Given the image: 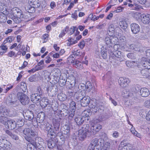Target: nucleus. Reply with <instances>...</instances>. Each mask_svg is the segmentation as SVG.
Instances as JSON below:
<instances>
[{
    "instance_id": "nucleus-39",
    "label": "nucleus",
    "mask_w": 150,
    "mask_h": 150,
    "mask_svg": "<svg viewBox=\"0 0 150 150\" xmlns=\"http://www.w3.org/2000/svg\"><path fill=\"white\" fill-rule=\"evenodd\" d=\"M47 145L49 148L52 149L55 146V144L54 143L52 139H50L47 141Z\"/></svg>"
},
{
    "instance_id": "nucleus-20",
    "label": "nucleus",
    "mask_w": 150,
    "mask_h": 150,
    "mask_svg": "<svg viewBox=\"0 0 150 150\" xmlns=\"http://www.w3.org/2000/svg\"><path fill=\"white\" fill-rule=\"evenodd\" d=\"M40 103L42 108H45L49 103L50 101L46 97H44L40 100Z\"/></svg>"
},
{
    "instance_id": "nucleus-14",
    "label": "nucleus",
    "mask_w": 150,
    "mask_h": 150,
    "mask_svg": "<svg viewBox=\"0 0 150 150\" xmlns=\"http://www.w3.org/2000/svg\"><path fill=\"white\" fill-rule=\"evenodd\" d=\"M80 129L83 131L84 132H86L88 134V136H90L92 134L91 127L90 128L88 124L84 125Z\"/></svg>"
},
{
    "instance_id": "nucleus-58",
    "label": "nucleus",
    "mask_w": 150,
    "mask_h": 150,
    "mask_svg": "<svg viewBox=\"0 0 150 150\" xmlns=\"http://www.w3.org/2000/svg\"><path fill=\"white\" fill-rule=\"evenodd\" d=\"M52 59L49 56H47L45 59V62L47 64H48L52 61Z\"/></svg>"
},
{
    "instance_id": "nucleus-54",
    "label": "nucleus",
    "mask_w": 150,
    "mask_h": 150,
    "mask_svg": "<svg viewBox=\"0 0 150 150\" xmlns=\"http://www.w3.org/2000/svg\"><path fill=\"white\" fill-rule=\"evenodd\" d=\"M135 62H130L129 61H127L126 62V66L128 67H132L134 65V64Z\"/></svg>"
},
{
    "instance_id": "nucleus-1",
    "label": "nucleus",
    "mask_w": 150,
    "mask_h": 150,
    "mask_svg": "<svg viewBox=\"0 0 150 150\" xmlns=\"http://www.w3.org/2000/svg\"><path fill=\"white\" fill-rule=\"evenodd\" d=\"M3 13L5 15H8L16 23L19 22L18 18H21L22 15L21 10L16 7L13 8L12 9L5 8L3 11Z\"/></svg>"
},
{
    "instance_id": "nucleus-59",
    "label": "nucleus",
    "mask_w": 150,
    "mask_h": 150,
    "mask_svg": "<svg viewBox=\"0 0 150 150\" xmlns=\"http://www.w3.org/2000/svg\"><path fill=\"white\" fill-rule=\"evenodd\" d=\"M13 87V85L11 84H9L6 86V88L5 90V93H7Z\"/></svg>"
},
{
    "instance_id": "nucleus-9",
    "label": "nucleus",
    "mask_w": 150,
    "mask_h": 150,
    "mask_svg": "<svg viewBox=\"0 0 150 150\" xmlns=\"http://www.w3.org/2000/svg\"><path fill=\"white\" fill-rule=\"evenodd\" d=\"M129 79L125 77H120L118 80V83L122 87H126L130 82Z\"/></svg>"
},
{
    "instance_id": "nucleus-40",
    "label": "nucleus",
    "mask_w": 150,
    "mask_h": 150,
    "mask_svg": "<svg viewBox=\"0 0 150 150\" xmlns=\"http://www.w3.org/2000/svg\"><path fill=\"white\" fill-rule=\"evenodd\" d=\"M83 92L82 91H78L76 92L74 94V97L77 100H80L81 98V97L83 96Z\"/></svg>"
},
{
    "instance_id": "nucleus-22",
    "label": "nucleus",
    "mask_w": 150,
    "mask_h": 150,
    "mask_svg": "<svg viewBox=\"0 0 150 150\" xmlns=\"http://www.w3.org/2000/svg\"><path fill=\"white\" fill-rule=\"evenodd\" d=\"M150 69L145 68L141 71V74L143 76V78H146L150 75L149 70Z\"/></svg>"
},
{
    "instance_id": "nucleus-24",
    "label": "nucleus",
    "mask_w": 150,
    "mask_h": 150,
    "mask_svg": "<svg viewBox=\"0 0 150 150\" xmlns=\"http://www.w3.org/2000/svg\"><path fill=\"white\" fill-rule=\"evenodd\" d=\"M73 65L74 67L79 70H81L83 68L82 63L78 60L75 61Z\"/></svg>"
},
{
    "instance_id": "nucleus-47",
    "label": "nucleus",
    "mask_w": 150,
    "mask_h": 150,
    "mask_svg": "<svg viewBox=\"0 0 150 150\" xmlns=\"http://www.w3.org/2000/svg\"><path fill=\"white\" fill-rule=\"evenodd\" d=\"M101 56L104 59H106L107 57V51L106 49L103 48L102 49L101 51Z\"/></svg>"
},
{
    "instance_id": "nucleus-50",
    "label": "nucleus",
    "mask_w": 150,
    "mask_h": 150,
    "mask_svg": "<svg viewBox=\"0 0 150 150\" xmlns=\"http://www.w3.org/2000/svg\"><path fill=\"white\" fill-rule=\"evenodd\" d=\"M7 56L11 57H16V53L14 51H11L7 54Z\"/></svg>"
},
{
    "instance_id": "nucleus-5",
    "label": "nucleus",
    "mask_w": 150,
    "mask_h": 150,
    "mask_svg": "<svg viewBox=\"0 0 150 150\" xmlns=\"http://www.w3.org/2000/svg\"><path fill=\"white\" fill-rule=\"evenodd\" d=\"M30 143L34 144L37 147L40 146L42 147L46 146V144L44 142L43 139L39 137H36L35 141L32 140V142H30Z\"/></svg>"
},
{
    "instance_id": "nucleus-64",
    "label": "nucleus",
    "mask_w": 150,
    "mask_h": 150,
    "mask_svg": "<svg viewBox=\"0 0 150 150\" xmlns=\"http://www.w3.org/2000/svg\"><path fill=\"white\" fill-rule=\"evenodd\" d=\"M144 105L147 108H150V100H146L144 103Z\"/></svg>"
},
{
    "instance_id": "nucleus-49",
    "label": "nucleus",
    "mask_w": 150,
    "mask_h": 150,
    "mask_svg": "<svg viewBox=\"0 0 150 150\" xmlns=\"http://www.w3.org/2000/svg\"><path fill=\"white\" fill-rule=\"evenodd\" d=\"M20 87L23 91H25L27 88L26 84L23 82H22L21 83Z\"/></svg>"
},
{
    "instance_id": "nucleus-2",
    "label": "nucleus",
    "mask_w": 150,
    "mask_h": 150,
    "mask_svg": "<svg viewBox=\"0 0 150 150\" xmlns=\"http://www.w3.org/2000/svg\"><path fill=\"white\" fill-rule=\"evenodd\" d=\"M23 132L25 135L24 136L25 139L29 142H32V137L37 135V132L31 128H25L23 130Z\"/></svg>"
},
{
    "instance_id": "nucleus-44",
    "label": "nucleus",
    "mask_w": 150,
    "mask_h": 150,
    "mask_svg": "<svg viewBox=\"0 0 150 150\" xmlns=\"http://www.w3.org/2000/svg\"><path fill=\"white\" fill-rule=\"evenodd\" d=\"M76 73V71L73 69H70L69 71L67 72V74H68V77L72 78V77H74Z\"/></svg>"
},
{
    "instance_id": "nucleus-42",
    "label": "nucleus",
    "mask_w": 150,
    "mask_h": 150,
    "mask_svg": "<svg viewBox=\"0 0 150 150\" xmlns=\"http://www.w3.org/2000/svg\"><path fill=\"white\" fill-rule=\"evenodd\" d=\"M74 55L73 54L70 55L67 58V61L69 63H71L72 64L75 63V58L74 57Z\"/></svg>"
},
{
    "instance_id": "nucleus-52",
    "label": "nucleus",
    "mask_w": 150,
    "mask_h": 150,
    "mask_svg": "<svg viewBox=\"0 0 150 150\" xmlns=\"http://www.w3.org/2000/svg\"><path fill=\"white\" fill-rule=\"evenodd\" d=\"M52 107L53 110L55 111L58 109V104L55 102H53L52 104Z\"/></svg>"
},
{
    "instance_id": "nucleus-29",
    "label": "nucleus",
    "mask_w": 150,
    "mask_h": 150,
    "mask_svg": "<svg viewBox=\"0 0 150 150\" xmlns=\"http://www.w3.org/2000/svg\"><path fill=\"white\" fill-rule=\"evenodd\" d=\"M120 27L123 30H126L127 27V23L125 20L120 21L119 22Z\"/></svg>"
},
{
    "instance_id": "nucleus-19",
    "label": "nucleus",
    "mask_w": 150,
    "mask_h": 150,
    "mask_svg": "<svg viewBox=\"0 0 150 150\" xmlns=\"http://www.w3.org/2000/svg\"><path fill=\"white\" fill-rule=\"evenodd\" d=\"M102 128V126L99 124L95 125L91 127L92 134H95L98 132Z\"/></svg>"
},
{
    "instance_id": "nucleus-15",
    "label": "nucleus",
    "mask_w": 150,
    "mask_h": 150,
    "mask_svg": "<svg viewBox=\"0 0 150 150\" xmlns=\"http://www.w3.org/2000/svg\"><path fill=\"white\" fill-rule=\"evenodd\" d=\"M142 21L144 24L150 25V14L142 15Z\"/></svg>"
},
{
    "instance_id": "nucleus-3",
    "label": "nucleus",
    "mask_w": 150,
    "mask_h": 150,
    "mask_svg": "<svg viewBox=\"0 0 150 150\" xmlns=\"http://www.w3.org/2000/svg\"><path fill=\"white\" fill-rule=\"evenodd\" d=\"M104 142V140L102 139L99 140L97 139H93L89 146V150H94L96 146H98V148H100L103 146Z\"/></svg>"
},
{
    "instance_id": "nucleus-12",
    "label": "nucleus",
    "mask_w": 150,
    "mask_h": 150,
    "mask_svg": "<svg viewBox=\"0 0 150 150\" xmlns=\"http://www.w3.org/2000/svg\"><path fill=\"white\" fill-rule=\"evenodd\" d=\"M16 122L15 121L10 120L7 121V124L5 127L6 128L13 129L16 127Z\"/></svg>"
},
{
    "instance_id": "nucleus-30",
    "label": "nucleus",
    "mask_w": 150,
    "mask_h": 150,
    "mask_svg": "<svg viewBox=\"0 0 150 150\" xmlns=\"http://www.w3.org/2000/svg\"><path fill=\"white\" fill-rule=\"evenodd\" d=\"M130 131L132 134L134 136L138 137V138H141V135L138 133L135 129L134 128L132 127L130 129Z\"/></svg>"
},
{
    "instance_id": "nucleus-32",
    "label": "nucleus",
    "mask_w": 150,
    "mask_h": 150,
    "mask_svg": "<svg viewBox=\"0 0 150 150\" xmlns=\"http://www.w3.org/2000/svg\"><path fill=\"white\" fill-rule=\"evenodd\" d=\"M69 27L68 26L66 27L63 29L61 31V33L59 35V37L60 38H62L67 33L68 30H69Z\"/></svg>"
},
{
    "instance_id": "nucleus-33",
    "label": "nucleus",
    "mask_w": 150,
    "mask_h": 150,
    "mask_svg": "<svg viewBox=\"0 0 150 150\" xmlns=\"http://www.w3.org/2000/svg\"><path fill=\"white\" fill-rule=\"evenodd\" d=\"M45 114L44 112H40L37 115V118L38 120L40 121V122H42L45 119Z\"/></svg>"
},
{
    "instance_id": "nucleus-7",
    "label": "nucleus",
    "mask_w": 150,
    "mask_h": 150,
    "mask_svg": "<svg viewBox=\"0 0 150 150\" xmlns=\"http://www.w3.org/2000/svg\"><path fill=\"white\" fill-rule=\"evenodd\" d=\"M117 36H118L117 45L124 46L126 43V38L125 36L119 33L118 34Z\"/></svg>"
},
{
    "instance_id": "nucleus-48",
    "label": "nucleus",
    "mask_w": 150,
    "mask_h": 150,
    "mask_svg": "<svg viewBox=\"0 0 150 150\" xmlns=\"http://www.w3.org/2000/svg\"><path fill=\"white\" fill-rule=\"evenodd\" d=\"M13 40L12 37L9 36L6 38V39L3 42V43L5 44L8 42L10 43Z\"/></svg>"
},
{
    "instance_id": "nucleus-36",
    "label": "nucleus",
    "mask_w": 150,
    "mask_h": 150,
    "mask_svg": "<svg viewBox=\"0 0 150 150\" xmlns=\"http://www.w3.org/2000/svg\"><path fill=\"white\" fill-rule=\"evenodd\" d=\"M76 103L73 101H71L69 104V110L70 111H75L76 109Z\"/></svg>"
},
{
    "instance_id": "nucleus-21",
    "label": "nucleus",
    "mask_w": 150,
    "mask_h": 150,
    "mask_svg": "<svg viewBox=\"0 0 150 150\" xmlns=\"http://www.w3.org/2000/svg\"><path fill=\"white\" fill-rule=\"evenodd\" d=\"M91 114V111L89 110H84L82 113V117H84V119H86V120H87V121L89 120L90 118L89 116Z\"/></svg>"
},
{
    "instance_id": "nucleus-61",
    "label": "nucleus",
    "mask_w": 150,
    "mask_h": 150,
    "mask_svg": "<svg viewBox=\"0 0 150 150\" xmlns=\"http://www.w3.org/2000/svg\"><path fill=\"white\" fill-rule=\"evenodd\" d=\"M35 7H34V6H30L28 7L29 10L28 12L32 13L35 11Z\"/></svg>"
},
{
    "instance_id": "nucleus-45",
    "label": "nucleus",
    "mask_w": 150,
    "mask_h": 150,
    "mask_svg": "<svg viewBox=\"0 0 150 150\" xmlns=\"http://www.w3.org/2000/svg\"><path fill=\"white\" fill-rule=\"evenodd\" d=\"M75 112L74 111H70L69 112V115L68 116L69 119V122H70L73 119V117L75 114Z\"/></svg>"
},
{
    "instance_id": "nucleus-4",
    "label": "nucleus",
    "mask_w": 150,
    "mask_h": 150,
    "mask_svg": "<svg viewBox=\"0 0 150 150\" xmlns=\"http://www.w3.org/2000/svg\"><path fill=\"white\" fill-rule=\"evenodd\" d=\"M18 98L23 105L28 104L29 102V98L26 95L21 93H18Z\"/></svg>"
},
{
    "instance_id": "nucleus-62",
    "label": "nucleus",
    "mask_w": 150,
    "mask_h": 150,
    "mask_svg": "<svg viewBox=\"0 0 150 150\" xmlns=\"http://www.w3.org/2000/svg\"><path fill=\"white\" fill-rule=\"evenodd\" d=\"M109 32H114L115 30L114 26L113 25H110L108 28Z\"/></svg>"
},
{
    "instance_id": "nucleus-6",
    "label": "nucleus",
    "mask_w": 150,
    "mask_h": 150,
    "mask_svg": "<svg viewBox=\"0 0 150 150\" xmlns=\"http://www.w3.org/2000/svg\"><path fill=\"white\" fill-rule=\"evenodd\" d=\"M118 150H133V147L130 144H126L125 142H121L118 147Z\"/></svg>"
},
{
    "instance_id": "nucleus-38",
    "label": "nucleus",
    "mask_w": 150,
    "mask_h": 150,
    "mask_svg": "<svg viewBox=\"0 0 150 150\" xmlns=\"http://www.w3.org/2000/svg\"><path fill=\"white\" fill-rule=\"evenodd\" d=\"M110 37L111 45L115 44L117 45L118 36L115 37L114 36H111Z\"/></svg>"
},
{
    "instance_id": "nucleus-37",
    "label": "nucleus",
    "mask_w": 150,
    "mask_h": 150,
    "mask_svg": "<svg viewBox=\"0 0 150 150\" xmlns=\"http://www.w3.org/2000/svg\"><path fill=\"white\" fill-rule=\"evenodd\" d=\"M133 16L137 20L140 19L141 18H142V15L141 13L138 12H133L132 13Z\"/></svg>"
},
{
    "instance_id": "nucleus-25",
    "label": "nucleus",
    "mask_w": 150,
    "mask_h": 150,
    "mask_svg": "<svg viewBox=\"0 0 150 150\" xmlns=\"http://www.w3.org/2000/svg\"><path fill=\"white\" fill-rule=\"evenodd\" d=\"M149 59L145 57H143L142 59V65L145 68H148L149 65Z\"/></svg>"
},
{
    "instance_id": "nucleus-28",
    "label": "nucleus",
    "mask_w": 150,
    "mask_h": 150,
    "mask_svg": "<svg viewBox=\"0 0 150 150\" xmlns=\"http://www.w3.org/2000/svg\"><path fill=\"white\" fill-rule=\"evenodd\" d=\"M3 116L1 115L0 116V122L5 125L6 127L7 124V121L9 120L8 119L7 117L4 116L5 115L3 114Z\"/></svg>"
},
{
    "instance_id": "nucleus-51",
    "label": "nucleus",
    "mask_w": 150,
    "mask_h": 150,
    "mask_svg": "<svg viewBox=\"0 0 150 150\" xmlns=\"http://www.w3.org/2000/svg\"><path fill=\"white\" fill-rule=\"evenodd\" d=\"M105 41L106 44L107 45H111V37L110 36L109 37H105Z\"/></svg>"
},
{
    "instance_id": "nucleus-11",
    "label": "nucleus",
    "mask_w": 150,
    "mask_h": 150,
    "mask_svg": "<svg viewBox=\"0 0 150 150\" xmlns=\"http://www.w3.org/2000/svg\"><path fill=\"white\" fill-rule=\"evenodd\" d=\"M91 98L89 96H84L80 99L81 104L82 106H87L90 102Z\"/></svg>"
},
{
    "instance_id": "nucleus-34",
    "label": "nucleus",
    "mask_w": 150,
    "mask_h": 150,
    "mask_svg": "<svg viewBox=\"0 0 150 150\" xmlns=\"http://www.w3.org/2000/svg\"><path fill=\"white\" fill-rule=\"evenodd\" d=\"M58 99L61 101H64L67 98L66 95L63 93H60L58 95Z\"/></svg>"
},
{
    "instance_id": "nucleus-16",
    "label": "nucleus",
    "mask_w": 150,
    "mask_h": 150,
    "mask_svg": "<svg viewBox=\"0 0 150 150\" xmlns=\"http://www.w3.org/2000/svg\"><path fill=\"white\" fill-rule=\"evenodd\" d=\"M87 135L88 136L86 132H85L80 129L78 131V137L79 139L80 140H83L86 138Z\"/></svg>"
},
{
    "instance_id": "nucleus-53",
    "label": "nucleus",
    "mask_w": 150,
    "mask_h": 150,
    "mask_svg": "<svg viewBox=\"0 0 150 150\" xmlns=\"http://www.w3.org/2000/svg\"><path fill=\"white\" fill-rule=\"evenodd\" d=\"M113 54L116 57L118 58H121L122 55L121 52L119 51L115 52Z\"/></svg>"
},
{
    "instance_id": "nucleus-46",
    "label": "nucleus",
    "mask_w": 150,
    "mask_h": 150,
    "mask_svg": "<svg viewBox=\"0 0 150 150\" xmlns=\"http://www.w3.org/2000/svg\"><path fill=\"white\" fill-rule=\"evenodd\" d=\"M4 10H3V11ZM3 15H5L3 13V11L2 12V13L0 14V23H4L6 21V17L4 16Z\"/></svg>"
},
{
    "instance_id": "nucleus-8",
    "label": "nucleus",
    "mask_w": 150,
    "mask_h": 150,
    "mask_svg": "<svg viewBox=\"0 0 150 150\" xmlns=\"http://www.w3.org/2000/svg\"><path fill=\"white\" fill-rule=\"evenodd\" d=\"M42 94H38V93L33 94L31 95V100L34 103H38L40 102Z\"/></svg>"
},
{
    "instance_id": "nucleus-35",
    "label": "nucleus",
    "mask_w": 150,
    "mask_h": 150,
    "mask_svg": "<svg viewBox=\"0 0 150 150\" xmlns=\"http://www.w3.org/2000/svg\"><path fill=\"white\" fill-rule=\"evenodd\" d=\"M103 146L101 149V150H110V143L108 142H106L103 144Z\"/></svg>"
},
{
    "instance_id": "nucleus-41",
    "label": "nucleus",
    "mask_w": 150,
    "mask_h": 150,
    "mask_svg": "<svg viewBox=\"0 0 150 150\" xmlns=\"http://www.w3.org/2000/svg\"><path fill=\"white\" fill-rule=\"evenodd\" d=\"M64 131L63 133L64 134H69L70 132V126L69 125H66L64 126Z\"/></svg>"
},
{
    "instance_id": "nucleus-10",
    "label": "nucleus",
    "mask_w": 150,
    "mask_h": 150,
    "mask_svg": "<svg viewBox=\"0 0 150 150\" xmlns=\"http://www.w3.org/2000/svg\"><path fill=\"white\" fill-rule=\"evenodd\" d=\"M90 103L89 105V107L92 109V111L93 112H96L98 110V105L97 104V101L96 99H93L90 101Z\"/></svg>"
},
{
    "instance_id": "nucleus-56",
    "label": "nucleus",
    "mask_w": 150,
    "mask_h": 150,
    "mask_svg": "<svg viewBox=\"0 0 150 150\" xmlns=\"http://www.w3.org/2000/svg\"><path fill=\"white\" fill-rule=\"evenodd\" d=\"M123 9V7L119 6L117 8V9L113 11V12L114 13L120 12L122 11Z\"/></svg>"
},
{
    "instance_id": "nucleus-43",
    "label": "nucleus",
    "mask_w": 150,
    "mask_h": 150,
    "mask_svg": "<svg viewBox=\"0 0 150 150\" xmlns=\"http://www.w3.org/2000/svg\"><path fill=\"white\" fill-rule=\"evenodd\" d=\"M28 150H37V147L35 145L30 143L27 146Z\"/></svg>"
},
{
    "instance_id": "nucleus-60",
    "label": "nucleus",
    "mask_w": 150,
    "mask_h": 150,
    "mask_svg": "<svg viewBox=\"0 0 150 150\" xmlns=\"http://www.w3.org/2000/svg\"><path fill=\"white\" fill-rule=\"evenodd\" d=\"M48 36V35L46 34L43 35L42 38V39L44 40L43 42H45L47 41Z\"/></svg>"
},
{
    "instance_id": "nucleus-18",
    "label": "nucleus",
    "mask_w": 150,
    "mask_h": 150,
    "mask_svg": "<svg viewBox=\"0 0 150 150\" xmlns=\"http://www.w3.org/2000/svg\"><path fill=\"white\" fill-rule=\"evenodd\" d=\"M28 3L30 5L33 6L35 8H38L41 5L40 2L38 0H29Z\"/></svg>"
},
{
    "instance_id": "nucleus-17",
    "label": "nucleus",
    "mask_w": 150,
    "mask_h": 150,
    "mask_svg": "<svg viewBox=\"0 0 150 150\" xmlns=\"http://www.w3.org/2000/svg\"><path fill=\"white\" fill-rule=\"evenodd\" d=\"M140 95L143 97H146L150 94L149 89L146 88H141L140 91Z\"/></svg>"
},
{
    "instance_id": "nucleus-31",
    "label": "nucleus",
    "mask_w": 150,
    "mask_h": 150,
    "mask_svg": "<svg viewBox=\"0 0 150 150\" xmlns=\"http://www.w3.org/2000/svg\"><path fill=\"white\" fill-rule=\"evenodd\" d=\"M68 81L70 82V84L72 87H74L76 83V79L75 77H72V78L68 77Z\"/></svg>"
},
{
    "instance_id": "nucleus-23",
    "label": "nucleus",
    "mask_w": 150,
    "mask_h": 150,
    "mask_svg": "<svg viewBox=\"0 0 150 150\" xmlns=\"http://www.w3.org/2000/svg\"><path fill=\"white\" fill-rule=\"evenodd\" d=\"M75 121L78 125H80L83 124L84 121H86V119L84 117H81L80 116H78L75 118Z\"/></svg>"
},
{
    "instance_id": "nucleus-27",
    "label": "nucleus",
    "mask_w": 150,
    "mask_h": 150,
    "mask_svg": "<svg viewBox=\"0 0 150 150\" xmlns=\"http://www.w3.org/2000/svg\"><path fill=\"white\" fill-rule=\"evenodd\" d=\"M46 130L47 131L49 135L52 136H55L56 135V133L52 129L51 126L50 125L46 127Z\"/></svg>"
},
{
    "instance_id": "nucleus-63",
    "label": "nucleus",
    "mask_w": 150,
    "mask_h": 150,
    "mask_svg": "<svg viewBox=\"0 0 150 150\" xmlns=\"http://www.w3.org/2000/svg\"><path fill=\"white\" fill-rule=\"evenodd\" d=\"M78 45L79 47L83 49L85 46V42L84 41H81L79 44Z\"/></svg>"
},
{
    "instance_id": "nucleus-57",
    "label": "nucleus",
    "mask_w": 150,
    "mask_h": 150,
    "mask_svg": "<svg viewBox=\"0 0 150 150\" xmlns=\"http://www.w3.org/2000/svg\"><path fill=\"white\" fill-rule=\"evenodd\" d=\"M76 29L77 28L76 27L73 26L71 27L69 30V34L70 35L72 34Z\"/></svg>"
},
{
    "instance_id": "nucleus-55",
    "label": "nucleus",
    "mask_w": 150,
    "mask_h": 150,
    "mask_svg": "<svg viewBox=\"0 0 150 150\" xmlns=\"http://www.w3.org/2000/svg\"><path fill=\"white\" fill-rule=\"evenodd\" d=\"M87 85L86 86V89H87V91H90L92 89V86L91 84V83L89 82H87Z\"/></svg>"
},
{
    "instance_id": "nucleus-26",
    "label": "nucleus",
    "mask_w": 150,
    "mask_h": 150,
    "mask_svg": "<svg viewBox=\"0 0 150 150\" xmlns=\"http://www.w3.org/2000/svg\"><path fill=\"white\" fill-rule=\"evenodd\" d=\"M72 52L73 53V54L74 55V56H81L83 57L85 54V52H81L80 50H72Z\"/></svg>"
},
{
    "instance_id": "nucleus-13",
    "label": "nucleus",
    "mask_w": 150,
    "mask_h": 150,
    "mask_svg": "<svg viewBox=\"0 0 150 150\" xmlns=\"http://www.w3.org/2000/svg\"><path fill=\"white\" fill-rule=\"evenodd\" d=\"M131 28L132 32L134 34L137 33L140 30L139 25L136 23H133L131 24Z\"/></svg>"
}]
</instances>
